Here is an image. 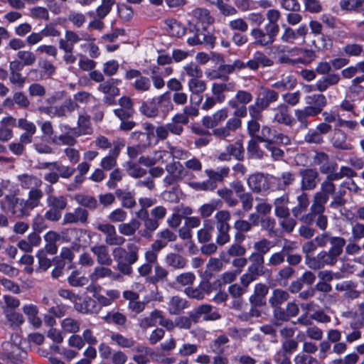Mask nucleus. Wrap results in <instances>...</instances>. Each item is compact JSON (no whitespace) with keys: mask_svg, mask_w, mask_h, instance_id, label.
<instances>
[{"mask_svg":"<svg viewBox=\"0 0 364 364\" xmlns=\"http://www.w3.org/2000/svg\"><path fill=\"white\" fill-rule=\"evenodd\" d=\"M110 339L117 346L123 348H133L135 344V341L132 338L125 337L119 333L112 332Z\"/></svg>","mask_w":364,"mask_h":364,"instance_id":"56","label":"nucleus"},{"mask_svg":"<svg viewBox=\"0 0 364 364\" xmlns=\"http://www.w3.org/2000/svg\"><path fill=\"white\" fill-rule=\"evenodd\" d=\"M289 197L287 193L274 199L273 205L274 208V215L277 218L290 216V210L288 208Z\"/></svg>","mask_w":364,"mask_h":364,"instance_id":"27","label":"nucleus"},{"mask_svg":"<svg viewBox=\"0 0 364 364\" xmlns=\"http://www.w3.org/2000/svg\"><path fill=\"white\" fill-rule=\"evenodd\" d=\"M139 218L144 221V228L140 232L141 237L150 238L153 232L159 228V222L156 219L150 218L147 210H139L137 213Z\"/></svg>","mask_w":364,"mask_h":364,"instance_id":"22","label":"nucleus"},{"mask_svg":"<svg viewBox=\"0 0 364 364\" xmlns=\"http://www.w3.org/2000/svg\"><path fill=\"white\" fill-rule=\"evenodd\" d=\"M124 78L127 80H135L132 83V86L137 92H146L151 90V83L150 78L142 75L139 70H127L125 73Z\"/></svg>","mask_w":364,"mask_h":364,"instance_id":"11","label":"nucleus"},{"mask_svg":"<svg viewBox=\"0 0 364 364\" xmlns=\"http://www.w3.org/2000/svg\"><path fill=\"white\" fill-rule=\"evenodd\" d=\"M156 105L159 108V113L161 112L164 116H166L173 109V105L171 102L169 92L156 97Z\"/></svg>","mask_w":364,"mask_h":364,"instance_id":"36","label":"nucleus"},{"mask_svg":"<svg viewBox=\"0 0 364 364\" xmlns=\"http://www.w3.org/2000/svg\"><path fill=\"white\" fill-rule=\"evenodd\" d=\"M341 81V77L340 73L331 72L316 81L315 88L317 91L323 92L330 87L338 85Z\"/></svg>","mask_w":364,"mask_h":364,"instance_id":"23","label":"nucleus"},{"mask_svg":"<svg viewBox=\"0 0 364 364\" xmlns=\"http://www.w3.org/2000/svg\"><path fill=\"white\" fill-rule=\"evenodd\" d=\"M161 317V311L155 309L147 316L139 319V326L141 329H147L156 325V320Z\"/></svg>","mask_w":364,"mask_h":364,"instance_id":"54","label":"nucleus"},{"mask_svg":"<svg viewBox=\"0 0 364 364\" xmlns=\"http://www.w3.org/2000/svg\"><path fill=\"white\" fill-rule=\"evenodd\" d=\"M358 284L351 280L343 281L335 286L338 291L344 292L343 296L346 300H355L361 296V291L357 289Z\"/></svg>","mask_w":364,"mask_h":364,"instance_id":"21","label":"nucleus"},{"mask_svg":"<svg viewBox=\"0 0 364 364\" xmlns=\"http://www.w3.org/2000/svg\"><path fill=\"white\" fill-rule=\"evenodd\" d=\"M89 216L88 211L82 208L77 207L71 212H66L63 218L62 225H70V224H86L87 223Z\"/></svg>","mask_w":364,"mask_h":364,"instance_id":"19","label":"nucleus"},{"mask_svg":"<svg viewBox=\"0 0 364 364\" xmlns=\"http://www.w3.org/2000/svg\"><path fill=\"white\" fill-rule=\"evenodd\" d=\"M297 205L291 209L293 216L301 222V218L305 215L310 201L308 193L306 191L301 193L296 196Z\"/></svg>","mask_w":364,"mask_h":364,"instance_id":"25","label":"nucleus"},{"mask_svg":"<svg viewBox=\"0 0 364 364\" xmlns=\"http://www.w3.org/2000/svg\"><path fill=\"white\" fill-rule=\"evenodd\" d=\"M215 218L218 232L216 243L218 245L223 246L230 240V236L229 235L230 226L228 222L231 218V215L228 210H221L216 213Z\"/></svg>","mask_w":364,"mask_h":364,"instance_id":"5","label":"nucleus"},{"mask_svg":"<svg viewBox=\"0 0 364 364\" xmlns=\"http://www.w3.org/2000/svg\"><path fill=\"white\" fill-rule=\"evenodd\" d=\"M17 181L19 186L25 190H30L33 188H40L43 183L42 180L31 174L23 173L17 176Z\"/></svg>","mask_w":364,"mask_h":364,"instance_id":"29","label":"nucleus"},{"mask_svg":"<svg viewBox=\"0 0 364 364\" xmlns=\"http://www.w3.org/2000/svg\"><path fill=\"white\" fill-rule=\"evenodd\" d=\"M328 141L332 146L343 151L351 150L353 146L347 141V134L339 128H335L328 136Z\"/></svg>","mask_w":364,"mask_h":364,"instance_id":"17","label":"nucleus"},{"mask_svg":"<svg viewBox=\"0 0 364 364\" xmlns=\"http://www.w3.org/2000/svg\"><path fill=\"white\" fill-rule=\"evenodd\" d=\"M192 16L198 23L203 27L211 25L214 23L215 18L210 15L208 9L205 8H196L192 11Z\"/></svg>","mask_w":364,"mask_h":364,"instance_id":"31","label":"nucleus"},{"mask_svg":"<svg viewBox=\"0 0 364 364\" xmlns=\"http://www.w3.org/2000/svg\"><path fill=\"white\" fill-rule=\"evenodd\" d=\"M89 277L84 276L79 269L73 270L68 277V284L73 287H82L89 282Z\"/></svg>","mask_w":364,"mask_h":364,"instance_id":"45","label":"nucleus"},{"mask_svg":"<svg viewBox=\"0 0 364 364\" xmlns=\"http://www.w3.org/2000/svg\"><path fill=\"white\" fill-rule=\"evenodd\" d=\"M249 260L250 264L248 266L247 272L240 278L241 284H251L267 272L264 267V257L259 255H250Z\"/></svg>","mask_w":364,"mask_h":364,"instance_id":"3","label":"nucleus"},{"mask_svg":"<svg viewBox=\"0 0 364 364\" xmlns=\"http://www.w3.org/2000/svg\"><path fill=\"white\" fill-rule=\"evenodd\" d=\"M139 111L143 115L149 118H155L159 116V108L155 97L143 102L139 107Z\"/></svg>","mask_w":364,"mask_h":364,"instance_id":"42","label":"nucleus"},{"mask_svg":"<svg viewBox=\"0 0 364 364\" xmlns=\"http://www.w3.org/2000/svg\"><path fill=\"white\" fill-rule=\"evenodd\" d=\"M336 185L326 179L321 183L319 191H316L313 196L312 203L321 205H324L327 203L330 196L335 195L336 193Z\"/></svg>","mask_w":364,"mask_h":364,"instance_id":"15","label":"nucleus"},{"mask_svg":"<svg viewBox=\"0 0 364 364\" xmlns=\"http://www.w3.org/2000/svg\"><path fill=\"white\" fill-rule=\"evenodd\" d=\"M234 83H225V82H215L212 85L211 91L218 102H223L225 96L223 94L225 92L232 91L234 90Z\"/></svg>","mask_w":364,"mask_h":364,"instance_id":"35","label":"nucleus"},{"mask_svg":"<svg viewBox=\"0 0 364 364\" xmlns=\"http://www.w3.org/2000/svg\"><path fill=\"white\" fill-rule=\"evenodd\" d=\"M278 33L277 31L265 25L264 30L259 27L252 28L250 35L253 40L255 46L267 47L271 46L274 42Z\"/></svg>","mask_w":364,"mask_h":364,"instance_id":"8","label":"nucleus"},{"mask_svg":"<svg viewBox=\"0 0 364 364\" xmlns=\"http://www.w3.org/2000/svg\"><path fill=\"white\" fill-rule=\"evenodd\" d=\"M314 241L317 247H325L329 242L331 245V242H336V244L346 243V239L339 236H332L329 232L324 231L318 234L314 237Z\"/></svg>","mask_w":364,"mask_h":364,"instance_id":"32","label":"nucleus"},{"mask_svg":"<svg viewBox=\"0 0 364 364\" xmlns=\"http://www.w3.org/2000/svg\"><path fill=\"white\" fill-rule=\"evenodd\" d=\"M223 205V202L220 199H213L209 203L203 204L198 209L200 216L203 218H207L212 215L215 210L220 208Z\"/></svg>","mask_w":364,"mask_h":364,"instance_id":"44","label":"nucleus"},{"mask_svg":"<svg viewBox=\"0 0 364 364\" xmlns=\"http://www.w3.org/2000/svg\"><path fill=\"white\" fill-rule=\"evenodd\" d=\"M166 24L171 36L179 38L185 35L186 28L176 20L168 19L166 21Z\"/></svg>","mask_w":364,"mask_h":364,"instance_id":"57","label":"nucleus"},{"mask_svg":"<svg viewBox=\"0 0 364 364\" xmlns=\"http://www.w3.org/2000/svg\"><path fill=\"white\" fill-rule=\"evenodd\" d=\"M115 195L121 201L122 206L124 208H132L136 204L134 194L127 189H117L115 191Z\"/></svg>","mask_w":364,"mask_h":364,"instance_id":"39","label":"nucleus"},{"mask_svg":"<svg viewBox=\"0 0 364 364\" xmlns=\"http://www.w3.org/2000/svg\"><path fill=\"white\" fill-rule=\"evenodd\" d=\"M41 168L50 169L51 168L58 172L60 178H70L75 171V168L69 166L60 165L58 161L43 162Z\"/></svg>","mask_w":364,"mask_h":364,"instance_id":"30","label":"nucleus"},{"mask_svg":"<svg viewBox=\"0 0 364 364\" xmlns=\"http://www.w3.org/2000/svg\"><path fill=\"white\" fill-rule=\"evenodd\" d=\"M96 257L97 262L100 265H112L113 260L109 255V248L105 245H95L90 248Z\"/></svg>","mask_w":364,"mask_h":364,"instance_id":"26","label":"nucleus"},{"mask_svg":"<svg viewBox=\"0 0 364 364\" xmlns=\"http://www.w3.org/2000/svg\"><path fill=\"white\" fill-rule=\"evenodd\" d=\"M165 262L167 266L174 269H182L187 266V260L182 255L174 252L166 255Z\"/></svg>","mask_w":364,"mask_h":364,"instance_id":"38","label":"nucleus"},{"mask_svg":"<svg viewBox=\"0 0 364 364\" xmlns=\"http://www.w3.org/2000/svg\"><path fill=\"white\" fill-rule=\"evenodd\" d=\"M300 180V189L301 191L314 190L320 181L319 173L316 168H305L299 171Z\"/></svg>","mask_w":364,"mask_h":364,"instance_id":"9","label":"nucleus"},{"mask_svg":"<svg viewBox=\"0 0 364 364\" xmlns=\"http://www.w3.org/2000/svg\"><path fill=\"white\" fill-rule=\"evenodd\" d=\"M124 145L123 141H117L113 143V148L109 151V154L101 160L100 166L103 170L109 171L116 166L117 159Z\"/></svg>","mask_w":364,"mask_h":364,"instance_id":"20","label":"nucleus"},{"mask_svg":"<svg viewBox=\"0 0 364 364\" xmlns=\"http://www.w3.org/2000/svg\"><path fill=\"white\" fill-rule=\"evenodd\" d=\"M225 150L237 161H242L245 158V149L240 140L228 145Z\"/></svg>","mask_w":364,"mask_h":364,"instance_id":"55","label":"nucleus"},{"mask_svg":"<svg viewBox=\"0 0 364 364\" xmlns=\"http://www.w3.org/2000/svg\"><path fill=\"white\" fill-rule=\"evenodd\" d=\"M139 246L134 242H128L126 247H117L113 250L114 259L119 273L127 276L132 274V265L139 259Z\"/></svg>","mask_w":364,"mask_h":364,"instance_id":"2","label":"nucleus"},{"mask_svg":"<svg viewBox=\"0 0 364 364\" xmlns=\"http://www.w3.org/2000/svg\"><path fill=\"white\" fill-rule=\"evenodd\" d=\"M16 104L19 108L27 109L31 105L28 97L23 92H16L14 93L12 99L6 98L4 101L5 106H12Z\"/></svg>","mask_w":364,"mask_h":364,"instance_id":"33","label":"nucleus"},{"mask_svg":"<svg viewBox=\"0 0 364 364\" xmlns=\"http://www.w3.org/2000/svg\"><path fill=\"white\" fill-rule=\"evenodd\" d=\"M273 110L274 112V117L272 119L273 123L284 124L286 126L292 125L294 119L286 104H279L277 107L274 108Z\"/></svg>","mask_w":364,"mask_h":364,"instance_id":"24","label":"nucleus"},{"mask_svg":"<svg viewBox=\"0 0 364 364\" xmlns=\"http://www.w3.org/2000/svg\"><path fill=\"white\" fill-rule=\"evenodd\" d=\"M109 265L96 266L93 271L90 274L89 278L92 283H96L100 279L109 278L114 276V272L108 267Z\"/></svg>","mask_w":364,"mask_h":364,"instance_id":"37","label":"nucleus"},{"mask_svg":"<svg viewBox=\"0 0 364 364\" xmlns=\"http://www.w3.org/2000/svg\"><path fill=\"white\" fill-rule=\"evenodd\" d=\"M193 315L196 317L197 323L201 316H203L205 321H215L220 318L218 312L213 311V306L210 304H202L198 306L194 311Z\"/></svg>","mask_w":364,"mask_h":364,"instance_id":"28","label":"nucleus"},{"mask_svg":"<svg viewBox=\"0 0 364 364\" xmlns=\"http://www.w3.org/2000/svg\"><path fill=\"white\" fill-rule=\"evenodd\" d=\"M250 189L255 193L266 192L269 189V183L267 176L262 173L250 175L247 180Z\"/></svg>","mask_w":364,"mask_h":364,"instance_id":"16","label":"nucleus"},{"mask_svg":"<svg viewBox=\"0 0 364 364\" xmlns=\"http://www.w3.org/2000/svg\"><path fill=\"white\" fill-rule=\"evenodd\" d=\"M133 351L136 353L132 356V360L136 364H148L150 362L149 355H151V349L143 345H138L135 346Z\"/></svg>","mask_w":364,"mask_h":364,"instance_id":"34","label":"nucleus"},{"mask_svg":"<svg viewBox=\"0 0 364 364\" xmlns=\"http://www.w3.org/2000/svg\"><path fill=\"white\" fill-rule=\"evenodd\" d=\"M92 40L93 38L87 33L81 32L78 34L73 31L67 30L65 32L64 38H60L58 41L59 48L74 50V46L80 41H90Z\"/></svg>","mask_w":364,"mask_h":364,"instance_id":"14","label":"nucleus"},{"mask_svg":"<svg viewBox=\"0 0 364 364\" xmlns=\"http://www.w3.org/2000/svg\"><path fill=\"white\" fill-rule=\"evenodd\" d=\"M118 82V80L114 78L109 79L99 85L98 90L106 95L118 96L119 95V89L117 87Z\"/></svg>","mask_w":364,"mask_h":364,"instance_id":"49","label":"nucleus"},{"mask_svg":"<svg viewBox=\"0 0 364 364\" xmlns=\"http://www.w3.org/2000/svg\"><path fill=\"white\" fill-rule=\"evenodd\" d=\"M326 207L313 203L311 205L310 211L301 218V223L306 225H313L322 232L326 230L328 224V217L324 215Z\"/></svg>","mask_w":364,"mask_h":364,"instance_id":"4","label":"nucleus"},{"mask_svg":"<svg viewBox=\"0 0 364 364\" xmlns=\"http://www.w3.org/2000/svg\"><path fill=\"white\" fill-rule=\"evenodd\" d=\"M296 85V80L293 75H284L279 80L272 84V87L280 90H288L294 88Z\"/></svg>","mask_w":364,"mask_h":364,"instance_id":"48","label":"nucleus"},{"mask_svg":"<svg viewBox=\"0 0 364 364\" xmlns=\"http://www.w3.org/2000/svg\"><path fill=\"white\" fill-rule=\"evenodd\" d=\"M205 172L209 177L208 180L214 181L217 184V182H223L224 178L228 176L230 168L228 167H222L218 171L206 169Z\"/></svg>","mask_w":364,"mask_h":364,"instance_id":"61","label":"nucleus"},{"mask_svg":"<svg viewBox=\"0 0 364 364\" xmlns=\"http://www.w3.org/2000/svg\"><path fill=\"white\" fill-rule=\"evenodd\" d=\"M345 245L346 243L336 244L333 240L328 250L321 251L318 254L323 267L335 265L338 257L342 255Z\"/></svg>","mask_w":364,"mask_h":364,"instance_id":"10","label":"nucleus"},{"mask_svg":"<svg viewBox=\"0 0 364 364\" xmlns=\"http://www.w3.org/2000/svg\"><path fill=\"white\" fill-rule=\"evenodd\" d=\"M213 223L212 220L205 219L203 221V227L197 232L198 240L200 243H206L211 240L213 232Z\"/></svg>","mask_w":364,"mask_h":364,"instance_id":"40","label":"nucleus"},{"mask_svg":"<svg viewBox=\"0 0 364 364\" xmlns=\"http://www.w3.org/2000/svg\"><path fill=\"white\" fill-rule=\"evenodd\" d=\"M187 307L188 302L186 299L178 296H174L168 301V310L171 315H177Z\"/></svg>","mask_w":364,"mask_h":364,"instance_id":"43","label":"nucleus"},{"mask_svg":"<svg viewBox=\"0 0 364 364\" xmlns=\"http://www.w3.org/2000/svg\"><path fill=\"white\" fill-rule=\"evenodd\" d=\"M167 175L164 178V183L166 186H171L181 181L187 175L182 164L178 161H173L166 166Z\"/></svg>","mask_w":364,"mask_h":364,"instance_id":"13","label":"nucleus"},{"mask_svg":"<svg viewBox=\"0 0 364 364\" xmlns=\"http://www.w3.org/2000/svg\"><path fill=\"white\" fill-rule=\"evenodd\" d=\"M217 194L228 207H235L239 203V200L234 196L232 189L223 187L217 191Z\"/></svg>","mask_w":364,"mask_h":364,"instance_id":"50","label":"nucleus"},{"mask_svg":"<svg viewBox=\"0 0 364 364\" xmlns=\"http://www.w3.org/2000/svg\"><path fill=\"white\" fill-rule=\"evenodd\" d=\"M23 312L27 316L28 321L35 328H39L41 326V319L38 317V309L34 304H27L23 306Z\"/></svg>","mask_w":364,"mask_h":364,"instance_id":"41","label":"nucleus"},{"mask_svg":"<svg viewBox=\"0 0 364 364\" xmlns=\"http://www.w3.org/2000/svg\"><path fill=\"white\" fill-rule=\"evenodd\" d=\"M229 342V338L227 336L222 334L214 339L210 344L211 352L216 355L223 354L225 350V345Z\"/></svg>","mask_w":364,"mask_h":364,"instance_id":"58","label":"nucleus"},{"mask_svg":"<svg viewBox=\"0 0 364 364\" xmlns=\"http://www.w3.org/2000/svg\"><path fill=\"white\" fill-rule=\"evenodd\" d=\"M289 299V293L281 289H276L272 291L269 299V303L272 307L280 306Z\"/></svg>","mask_w":364,"mask_h":364,"instance_id":"47","label":"nucleus"},{"mask_svg":"<svg viewBox=\"0 0 364 364\" xmlns=\"http://www.w3.org/2000/svg\"><path fill=\"white\" fill-rule=\"evenodd\" d=\"M313 162L314 165L319 166V171L323 174L338 168L337 163L331 161L329 156L323 151H316L313 157Z\"/></svg>","mask_w":364,"mask_h":364,"instance_id":"18","label":"nucleus"},{"mask_svg":"<svg viewBox=\"0 0 364 364\" xmlns=\"http://www.w3.org/2000/svg\"><path fill=\"white\" fill-rule=\"evenodd\" d=\"M141 223L136 219H132L129 223H122L118 225L119 233L124 236L130 237L135 235Z\"/></svg>","mask_w":364,"mask_h":364,"instance_id":"46","label":"nucleus"},{"mask_svg":"<svg viewBox=\"0 0 364 364\" xmlns=\"http://www.w3.org/2000/svg\"><path fill=\"white\" fill-rule=\"evenodd\" d=\"M274 178L278 182L279 189L284 190L295 182L296 175L291 171H283L279 176Z\"/></svg>","mask_w":364,"mask_h":364,"instance_id":"53","label":"nucleus"},{"mask_svg":"<svg viewBox=\"0 0 364 364\" xmlns=\"http://www.w3.org/2000/svg\"><path fill=\"white\" fill-rule=\"evenodd\" d=\"M306 106L302 109H297L307 118L316 117L321 113L327 105V100L323 94H314L305 97Z\"/></svg>","mask_w":364,"mask_h":364,"instance_id":"7","label":"nucleus"},{"mask_svg":"<svg viewBox=\"0 0 364 364\" xmlns=\"http://www.w3.org/2000/svg\"><path fill=\"white\" fill-rule=\"evenodd\" d=\"M74 307L77 311L82 314H93L97 311L95 301L90 298L85 300L82 303L76 302Z\"/></svg>","mask_w":364,"mask_h":364,"instance_id":"60","label":"nucleus"},{"mask_svg":"<svg viewBox=\"0 0 364 364\" xmlns=\"http://www.w3.org/2000/svg\"><path fill=\"white\" fill-rule=\"evenodd\" d=\"M97 229L105 235V242L109 246L121 247L126 241V239L117 232L115 227L110 223H100Z\"/></svg>","mask_w":364,"mask_h":364,"instance_id":"12","label":"nucleus"},{"mask_svg":"<svg viewBox=\"0 0 364 364\" xmlns=\"http://www.w3.org/2000/svg\"><path fill=\"white\" fill-rule=\"evenodd\" d=\"M258 142L259 141L256 139L248 141L247 150L250 158L262 159L265 156L264 151L260 148Z\"/></svg>","mask_w":364,"mask_h":364,"instance_id":"62","label":"nucleus"},{"mask_svg":"<svg viewBox=\"0 0 364 364\" xmlns=\"http://www.w3.org/2000/svg\"><path fill=\"white\" fill-rule=\"evenodd\" d=\"M43 197V192L40 188L30 189L28 193V198H26L31 210L37 208Z\"/></svg>","mask_w":364,"mask_h":364,"instance_id":"52","label":"nucleus"},{"mask_svg":"<svg viewBox=\"0 0 364 364\" xmlns=\"http://www.w3.org/2000/svg\"><path fill=\"white\" fill-rule=\"evenodd\" d=\"M46 204L48 208L64 210L68 206V199L63 195H55L49 199H46Z\"/></svg>","mask_w":364,"mask_h":364,"instance_id":"59","label":"nucleus"},{"mask_svg":"<svg viewBox=\"0 0 364 364\" xmlns=\"http://www.w3.org/2000/svg\"><path fill=\"white\" fill-rule=\"evenodd\" d=\"M21 190L17 184H11L9 193L0 200V209L6 214L22 218L30 215L31 210L24 198L20 197Z\"/></svg>","mask_w":364,"mask_h":364,"instance_id":"1","label":"nucleus"},{"mask_svg":"<svg viewBox=\"0 0 364 364\" xmlns=\"http://www.w3.org/2000/svg\"><path fill=\"white\" fill-rule=\"evenodd\" d=\"M11 340L2 344L4 354L12 363L18 364L26 358L27 353L20 346L21 338L18 334L11 335Z\"/></svg>","mask_w":364,"mask_h":364,"instance_id":"6","label":"nucleus"},{"mask_svg":"<svg viewBox=\"0 0 364 364\" xmlns=\"http://www.w3.org/2000/svg\"><path fill=\"white\" fill-rule=\"evenodd\" d=\"M61 328L65 333H76L80 331V321L71 317L64 318L60 323Z\"/></svg>","mask_w":364,"mask_h":364,"instance_id":"64","label":"nucleus"},{"mask_svg":"<svg viewBox=\"0 0 364 364\" xmlns=\"http://www.w3.org/2000/svg\"><path fill=\"white\" fill-rule=\"evenodd\" d=\"M75 200L82 207L94 210L98 207L97 199L89 195L77 194L75 196Z\"/></svg>","mask_w":364,"mask_h":364,"instance_id":"51","label":"nucleus"},{"mask_svg":"<svg viewBox=\"0 0 364 364\" xmlns=\"http://www.w3.org/2000/svg\"><path fill=\"white\" fill-rule=\"evenodd\" d=\"M272 247V242L270 240L262 238L254 243L253 247L255 252H252L251 255H259L264 257V255L270 251Z\"/></svg>","mask_w":364,"mask_h":364,"instance_id":"63","label":"nucleus"}]
</instances>
